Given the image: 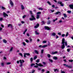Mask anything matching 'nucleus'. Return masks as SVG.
<instances>
[{
	"instance_id": "nucleus-1",
	"label": "nucleus",
	"mask_w": 73,
	"mask_h": 73,
	"mask_svg": "<svg viewBox=\"0 0 73 73\" xmlns=\"http://www.w3.org/2000/svg\"><path fill=\"white\" fill-rule=\"evenodd\" d=\"M62 44L63 45H62L61 48L62 49H64L65 48V38H63L62 40Z\"/></svg>"
},
{
	"instance_id": "nucleus-2",
	"label": "nucleus",
	"mask_w": 73,
	"mask_h": 73,
	"mask_svg": "<svg viewBox=\"0 0 73 73\" xmlns=\"http://www.w3.org/2000/svg\"><path fill=\"white\" fill-rule=\"evenodd\" d=\"M31 17L29 18V20L30 21H33L36 20V18H35V16L33 15H31Z\"/></svg>"
},
{
	"instance_id": "nucleus-3",
	"label": "nucleus",
	"mask_w": 73,
	"mask_h": 73,
	"mask_svg": "<svg viewBox=\"0 0 73 73\" xmlns=\"http://www.w3.org/2000/svg\"><path fill=\"white\" fill-rule=\"evenodd\" d=\"M63 65H64V66H65L67 67V68H69V69H72L73 68V67H72V66L68 65H66V64H64Z\"/></svg>"
},
{
	"instance_id": "nucleus-4",
	"label": "nucleus",
	"mask_w": 73,
	"mask_h": 73,
	"mask_svg": "<svg viewBox=\"0 0 73 73\" xmlns=\"http://www.w3.org/2000/svg\"><path fill=\"white\" fill-rule=\"evenodd\" d=\"M19 62L21 64L19 66L20 67H21L23 66V63L25 61L23 60H19Z\"/></svg>"
},
{
	"instance_id": "nucleus-5",
	"label": "nucleus",
	"mask_w": 73,
	"mask_h": 73,
	"mask_svg": "<svg viewBox=\"0 0 73 73\" xmlns=\"http://www.w3.org/2000/svg\"><path fill=\"white\" fill-rule=\"evenodd\" d=\"M44 28L45 29V30H47L48 31H49V30H50V28H49V27L48 26H44Z\"/></svg>"
},
{
	"instance_id": "nucleus-6",
	"label": "nucleus",
	"mask_w": 73,
	"mask_h": 73,
	"mask_svg": "<svg viewBox=\"0 0 73 73\" xmlns=\"http://www.w3.org/2000/svg\"><path fill=\"white\" fill-rule=\"evenodd\" d=\"M3 15L4 17H5H5H6V16H7V17H8V15H7V13H6L4 12H3Z\"/></svg>"
},
{
	"instance_id": "nucleus-7",
	"label": "nucleus",
	"mask_w": 73,
	"mask_h": 73,
	"mask_svg": "<svg viewBox=\"0 0 73 73\" xmlns=\"http://www.w3.org/2000/svg\"><path fill=\"white\" fill-rule=\"evenodd\" d=\"M57 3L58 4H60L61 5V7H64V4L62 3V2H60V1H59Z\"/></svg>"
},
{
	"instance_id": "nucleus-8",
	"label": "nucleus",
	"mask_w": 73,
	"mask_h": 73,
	"mask_svg": "<svg viewBox=\"0 0 73 73\" xmlns=\"http://www.w3.org/2000/svg\"><path fill=\"white\" fill-rule=\"evenodd\" d=\"M10 3L12 7L13 6V3L11 0H10Z\"/></svg>"
},
{
	"instance_id": "nucleus-9",
	"label": "nucleus",
	"mask_w": 73,
	"mask_h": 73,
	"mask_svg": "<svg viewBox=\"0 0 73 73\" xmlns=\"http://www.w3.org/2000/svg\"><path fill=\"white\" fill-rule=\"evenodd\" d=\"M40 25L38 23H37L36 25L34 27L35 28H37L39 27Z\"/></svg>"
},
{
	"instance_id": "nucleus-10",
	"label": "nucleus",
	"mask_w": 73,
	"mask_h": 73,
	"mask_svg": "<svg viewBox=\"0 0 73 73\" xmlns=\"http://www.w3.org/2000/svg\"><path fill=\"white\" fill-rule=\"evenodd\" d=\"M34 52L35 53H36V54H39V53L38 52V51L37 50H35Z\"/></svg>"
},
{
	"instance_id": "nucleus-11",
	"label": "nucleus",
	"mask_w": 73,
	"mask_h": 73,
	"mask_svg": "<svg viewBox=\"0 0 73 73\" xmlns=\"http://www.w3.org/2000/svg\"><path fill=\"white\" fill-rule=\"evenodd\" d=\"M58 53V51H55L54 52H52V54H57Z\"/></svg>"
},
{
	"instance_id": "nucleus-12",
	"label": "nucleus",
	"mask_w": 73,
	"mask_h": 73,
	"mask_svg": "<svg viewBox=\"0 0 73 73\" xmlns=\"http://www.w3.org/2000/svg\"><path fill=\"white\" fill-rule=\"evenodd\" d=\"M69 7H70V8L71 9H73V5H69Z\"/></svg>"
},
{
	"instance_id": "nucleus-13",
	"label": "nucleus",
	"mask_w": 73,
	"mask_h": 73,
	"mask_svg": "<svg viewBox=\"0 0 73 73\" xmlns=\"http://www.w3.org/2000/svg\"><path fill=\"white\" fill-rule=\"evenodd\" d=\"M21 9H22V10H23V9H24V6H23V5H21Z\"/></svg>"
},
{
	"instance_id": "nucleus-14",
	"label": "nucleus",
	"mask_w": 73,
	"mask_h": 73,
	"mask_svg": "<svg viewBox=\"0 0 73 73\" xmlns=\"http://www.w3.org/2000/svg\"><path fill=\"white\" fill-rule=\"evenodd\" d=\"M61 14V12H59V11H58L57 12H56L55 13V15H58V14Z\"/></svg>"
},
{
	"instance_id": "nucleus-15",
	"label": "nucleus",
	"mask_w": 73,
	"mask_h": 73,
	"mask_svg": "<svg viewBox=\"0 0 73 73\" xmlns=\"http://www.w3.org/2000/svg\"><path fill=\"white\" fill-rule=\"evenodd\" d=\"M10 27V28H12L13 27L12 26V25L10 24H9V25L8 26V27Z\"/></svg>"
},
{
	"instance_id": "nucleus-16",
	"label": "nucleus",
	"mask_w": 73,
	"mask_h": 73,
	"mask_svg": "<svg viewBox=\"0 0 73 73\" xmlns=\"http://www.w3.org/2000/svg\"><path fill=\"white\" fill-rule=\"evenodd\" d=\"M38 66L40 67H42V66H44L42 65V64H41V63H38Z\"/></svg>"
},
{
	"instance_id": "nucleus-17",
	"label": "nucleus",
	"mask_w": 73,
	"mask_h": 73,
	"mask_svg": "<svg viewBox=\"0 0 73 73\" xmlns=\"http://www.w3.org/2000/svg\"><path fill=\"white\" fill-rule=\"evenodd\" d=\"M54 71L55 72H56V71H57V72H58V69H54Z\"/></svg>"
},
{
	"instance_id": "nucleus-18",
	"label": "nucleus",
	"mask_w": 73,
	"mask_h": 73,
	"mask_svg": "<svg viewBox=\"0 0 73 73\" xmlns=\"http://www.w3.org/2000/svg\"><path fill=\"white\" fill-rule=\"evenodd\" d=\"M63 16H64V17H65V18H66V17H68V16H67V15H66V14H63Z\"/></svg>"
},
{
	"instance_id": "nucleus-19",
	"label": "nucleus",
	"mask_w": 73,
	"mask_h": 73,
	"mask_svg": "<svg viewBox=\"0 0 73 73\" xmlns=\"http://www.w3.org/2000/svg\"><path fill=\"white\" fill-rule=\"evenodd\" d=\"M36 18L37 19H38L39 18H40V15H37Z\"/></svg>"
},
{
	"instance_id": "nucleus-20",
	"label": "nucleus",
	"mask_w": 73,
	"mask_h": 73,
	"mask_svg": "<svg viewBox=\"0 0 73 73\" xmlns=\"http://www.w3.org/2000/svg\"><path fill=\"white\" fill-rule=\"evenodd\" d=\"M3 41L4 43H5V44H6L7 42V41L5 39H3Z\"/></svg>"
},
{
	"instance_id": "nucleus-21",
	"label": "nucleus",
	"mask_w": 73,
	"mask_h": 73,
	"mask_svg": "<svg viewBox=\"0 0 73 73\" xmlns=\"http://www.w3.org/2000/svg\"><path fill=\"white\" fill-rule=\"evenodd\" d=\"M35 33L36 35H39V33L37 32V31H35Z\"/></svg>"
},
{
	"instance_id": "nucleus-22",
	"label": "nucleus",
	"mask_w": 73,
	"mask_h": 73,
	"mask_svg": "<svg viewBox=\"0 0 73 73\" xmlns=\"http://www.w3.org/2000/svg\"><path fill=\"white\" fill-rule=\"evenodd\" d=\"M53 58L54 60H57V57L56 56H54L53 57Z\"/></svg>"
},
{
	"instance_id": "nucleus-23",
	"label": "nucleus",
	"mask_w": 73,
	"mask_h": 73,
	"mask_svg": "<svg viewBox=\"0 0 73 73\" xmlns=\"http://www.w3.org/2000/svg\"><path fill=\"white\" fill-rule=\"evenodd\" d=\"M1 9H3V10H5V9H6L5 8V7L3 6H1Z\"/></svg>"
},
{
	"instance_id": "nucleus-24",
	"label": "nucleus",
	"mask_w": 73,
	"mask_h": 73,
	"mask_svg": "<svg viewBox=\"0 0 73 73\" xmlns=\"http://www.w3.org/2000/svg\"><path fill=\"white\" fill-rule=\"evenodd\" d=\"M37 58V56H35L34 58V60H35Z\"/></svg>"
},
{
	"instance_id": "nucleus-25",
	"label": "nucleus",
	"mask_w": 73,
	"mask_h": 73,
	"mask_svg": "<svg viewBox=\"0 0 73 73\" xmlns=\"http://www.w3.org/2000/svg\"><path fill=\"white\" fill-rule=\"evenodd\" d=\"M35 65V64L32 63L31 64V67H32L33 66H34V65Z\"/></svg>"
},
{
	"instance_id": "nucleus-26",
	"label": "nucleus",
	"mask_w": 73,
	"mask_h": 73,
	"mask_svg": "<svg viewBox=\"0 0 73 73\" xmlns=\"http://www.w3.org/2000/svg\"><path fill=\"white\" fill-rule=\"evenodd\" d=\"M47 46V45H44L42 46V48H45V47H46Z\"/></svg>"
},
{
	"instance_id": "nucleus-27",
	"label": "nucleus",
	"mask_w": 73,
	"mask_h": 73,
	"mask_svg": "<svg viewBox=\"0 0 73 73\" xmlns=\"http://www.w3.org/2000/svg\"><path fill=\"white\" fill-rule=\"evenodd\" d=\"M36 62H37V63H38V62H40V59H38L36 61Z\"/></svg>"
},
{
	"instance_id": "nucleus-28",
	"label": "nucleus",
	"mask_w": 73,
	"mask_h": 73,
	"mask_svg": "<svg viewBox=\"0 0 73 73\" xmlns=\"http://www.w3.org/2000/svg\"><path fill=\"white\" fill-rule=\"evenodd\" d=\"M49 60L50 62H53V61L52 59H49Z\"/></svg>"
},
{
	"instance_id": "nucleus-29",
	"label": "nucleus",
	"mask_w": 73,
	"mask_h": 73,
	"mask_svg": "<svg viewBox=\"0 0 73 73\" xmlns=\"http://www.w3.org/2000/svg\"><path fill=\"white\" fill-rule=\"evenodd\" d=\"M44 49H42L41 50V54H43L44 53Z\"/></svg>"
},
{
	"instance_id": "nucleus-30",
	"label": "nucleus",
	"mask_w": 73,
	"mask_h": 73,
	"mask_svg": "<svg viewBox=\"0 0 73 73\" xmlns=\"http://www.w3.org/2000/svg\"><path fill=\"white\" fill-rule=\"evenodd\" d=\"M47 57H48V58H50V57H51V56L50 54H47Z\"/></svg>"
},
{
	"instance_id": "nucleus-31",
	"label": "nucleus",
	"mask_w": 73,
	"mask_h": 73,
	"mask_svg": "<svg viewBox=\"0 0 73 73\" xmlns=\"http://www.w3.org/2000/svg\"><path fill=\"white\" fill-rule=\"evenodd\" d=\"M68 61L70 62H73V60H68Z\"/></svg>"
},
{
	"instance_id": "nucleus-32",
	"label": "nucleus",
	"mask_w": 73,
	"mask_h": 73,
	"mask_svg": "<svg viewBox=\"0 0 73 73\" xmlns=\"http://www.w3.org/2000/svg\"><path fill=\"white\" fill-rule=\"evenodd\" d=\"M37 15H40L41 13V12H38L36 13Z\"/></svg>"
},
{
	"instance_id": "nucleus-33",
	"label": "nucleus",
	"mask_w": 73,
	"mask_h": 73,
	"mask_svg": "<svg viewBox=\"0 0 73 73\" xmlns=\"http://www.w3.org/2000/svg\"><path fill=\"white\" fill-rule=\"evenodd\" d=\"M64 43L65 44V46H67V45H68V44L67 43V42L66 41L65 42V40H64Z\"/></svg>"
},
{
	"instance_id": "nucleus-34",
	"label": "nucleus",
	"mask_w": 73,
	"mask_h": 73,
	"mask_svg": "<svg viewBox=\"0 0 73 73\" xmlns=\"http://www.w3.org/2000/svg\"><path fill=\"white\" fill-rule=\"evenodd\" d=\"M47 3H48V4H49V5H52V4H51L50 2L49 1L47 2Z\"/></svg>"
},
{
	"instance_id": "nucleus-35",
	"label": "nucleus",
	"mask_w": 73,
	"mask_h": 73,
	"mask_svg": "<svg viewBox=\"0 0 73 73\" xmlns=\"http://www.w3.org/2000/svg\"><path fill=\"white\" fill-rule=\"evenodd\" d=\"M27 29H26L25 31L23 32V33L24 34V35H25V32H27Z\"/></svg>"
},
{
	"instance_id": "nucleus-36",
	"label": "nucleus",
	"mask_w": 73,
	"mask_h": 73,
	"mask_svg": "<svg viewBox=\"0 0 73 73\" xmlns=\"http://www.w3.org/2000/svg\"><path fill=\"white\" fill-rule=\"evenodd\" d=\"M50 24V21H48L47 22V24Z\"/></svg>"
},
{
	"instance_id": "nucleus-37",
	"label": "nucleus",
	"mask_w": 73,
	"mask_h": 73,
	"mask_svg": "<svg viewBox=\"0 0 73 73\" xmlns=\"http://www.w3.org/2000/svg\"><path fill=\"white\" fill-rule=\"evenodd\" d=\"M52 35L53 36H55L56 34L54 33H52Z\"/></svg>"
},
{
	"instance_id": "nucleus-38",
	"label": "nucleus",
	"mask_w": 73,
	"mask_h": 73,
	"mask_svg": "<svg viewBox=\"0 0 73 73\" xmlns=\"http://www.w3.org/2000/svg\"><path fill=\"white\" fill-rule=\"evenodd\" d=\"M58 20V18H56L55 19H53V22H55V21H56V20Z\"/></svg>"
},
{
	"instance_id": "nucleus-39",
	"label": "nucleus",
	"mask_w": 73,
	"mask_h": 73,
	"mask_svg": "<svg viewBox=\"0 0 73 73\" xmlns=\"http://www.w3.org/2000/svg\"><path fill=\"white\" fill-rule=\"evenodd\" d=\"M26 55H27L26 53H25L24 54V58H25L27 57V56H26Z\"/></svg>"
},
{
	"instance_id": "nucleus-40",
	"label": "nucleus",
	"mask_w": 73,
	"mask_h": 73,
	"mask_svg": "<svg viewBox=\"0 0 73 73\" xmlns=\"http://www.w3.org/2000/svg\"><path fill=\"white\" fill-rule=\"evenodd\" d=\"M19 54L22 57H23V54L21 53H19Z\"/></svg>"
},
{
	"instance_id": "nucleus-41",
	"label": "nucleus",
	"mask_w": 73,
	"mask_h": 73,
	"mask_svg": "<svg viewBox=\"0 0 73 73\" xmlns=\"http://www.w3.org/2000/svg\"><path fill=\"white\" fill-rule=\"evenodd\" d=\"M29 12L31 15H33V13L32 12V11H30Z\"/></svg>"
},
{
	"instance_id": "nucleus-42",
	"label": "nucleus",
	"mask_w": 73,
	"mask_h": 73,
	"mask_svg": "<svg viewBox=\"0 0 73 73\" xmlns=\"http://www.w3.org/2000/svg\"><path fill=\"white\" fill-rule=\"evenodd\" d=\"M13 47H11L10 50V51L11 52V51H12V50H13Z\"/></svg>"
},
{
	"instance_id": "nucleus-43",
	"label": "nucleus",
	"mask_w": 73,
	"mask_h": 73,
	"mask_svg": "<svg viewBox=\"0 0 73 73\" xmlns=\"http://www.w3.org/2000/svg\"><path fill=\"white\" fill-rule=\"evenodd\" d=\"M39 10H41L42 11L43 10V9L41 7L39 8H38Z\"/></svg>"
},
{
	"instance_id": "nucleus-44",
	"label": "nucleus",
	"mask_w": 73,
	"mask_h": 73,
	"mask_svg": "<svg viewBox=\"0 0 73 73\" xmlns=\"http://www.w3.org/2000/svg\"><path fill=\"white\" fill-rule=\"evenodd\" d=\"M1 64L2 66H4V64L3 63H1Z\"/></svg>"
},
{
	"instance_id": "nucleus-45",
	"label": "nucleus",
	"mask_w": 73,
	"mask_h": 73,
	"mask_svg": "<svg viewBox=\"0 0 73 73\" xmlns=\"http://www.w3.org/2000/svg\"><path fill=\"white\" fill-rule=\"evenodd\" d=\"M68 35H69V33H68V32H67L66 35V37H67V36H68Z\"/></svg>"
},
{
	"instance_id": "nucleus-46",
	"label": "nucleus",
	"mask_w": 73,
	"mask_h": 73,
	"mask_svg": "<svg viewBox=\"0 0 73 73\" xmlns=\"http://www.w3.org/2000/svg\"><path fill=\"white\" fill-rule=\"evenodd\" d=\"M33 58H30V60H31V62H32L33 61Z\"/></svg>"
},
{
	"instance_id": "nucleus-47",
	"label": "nucleus",
	"mask_w": 73,
	"mask_h": 73,
	"mask_svg": "<svg viewBox=\"0 0 73 73\" xmlns=\"http://www.w3.org/2000/svg\"><path fill=\"white\" fill-rule=\"evenodd\" d=\"M22 44L24 46H25V45H26V44L25 42H23Z\"/></svg>"
},
{
	"instance_id": "nucleus-48",
	"label": "nucleus",
	"mask_w": 73,
	"mask_h": 73,
	"mask_svg": "<svg viewBox=\"0 0 73 73\" xmlns=\"http://www.w3.org/2000/svg\"><path fill=\"white\" fill-rule=\"evenodd\" d=\"M11 64V63L10 62H8L6 63L7 65H10Z\"/></svg>"
},
{
	"instance_id": "nucleus-49",
	"label": "nucleus",
	"mask_w": 73,
	"mask_h": 73,
	"mask_svg": "<svg viewBox=\"0 0 73 73\" xmlns=\"http://www.w3.org/2000/svg\"><path fill=\"white\" fill-rule=\"evenodd\" d=\"M42 25H44V24H45V22H44V21H42Z\"/></svg>"
},
{
	"instance_id": "nucleus-50",
	"label": "nucleus",
	"mask_w": 73,
	"mask_h": 73,
	"mask_svg": "<svg viewBox=\"0 0 73 73\" xmlns=\"http://www.w3.org/2000/svg\"><path fill=\"white\" fill-rule=\"evenodd\" d=\"M70 49L68 48L67 49V51L68 52H70Z\"/></svg>"
},
{
	"instance_id": "nucleus-51",
	"label": "nucleus",
	"mask_w": 73,
	"mask_h": 73,
	"mask_svg": "<svg viewBox=\"0 0 73 73\" xmlns=\"http://www.w3.org/2000/svg\"><path fill=\"white\" fill-rule=\"evenodd\" d=\"M38 66L37 65H35L34 66V67L35 68H38Z\"/></svg>"
},
{
	"instance_id": "nucleus-52",
	"label": "nucleus",
	"mask_w": 73,
	"mask_h": 73,
	"mask_svg": "<svg viewBox=\"0 0 73 73\" xmlns=\"http://www.w3.org/2000/svg\"><path fill=\"white\" fill-rule=\"evenodd\" d=\"M25 41L26 42H27V43H28V42H29V40L28 39L26 40Z\"/></svg>"
},
{
	"instance_id": "nucleus-53",
	"label": "nucleus",
	"mask_w": 73,
	"mask_h": 73,
	"mask_svg": "<svg viewBox=\"0 0 73 73\" xmlns=\"http://www.w3.org/2000/svg\"><path fill=\"white\" fill-rule=\"evenodd\" d=\"M65 36V35L64 34H63L62 35V37H64Z\"/></svg>"
},
{
	"instance_id": "nucleus-54",
	"label": "nucleus",
	"mask_w": 73,
	"mask_h": 73,
	"mask_svg": "<svg viewBox=\"0 0 73 73\" xmlns=\"http://www.w3.org/2000/svg\"><path fill=\"white\" fill-rule=\"evenodd\" d=\"M26 17V15H23V19H24V18H25V17Z\"/></svg>"
},
{
	"instance_id": "nucleus-55",
	"label": "nucleus",
	"mask_w": 73,
	"mask_h": 73,
	"mask_svg": "<svg viewBox=\"0 0 73 73\" xmlns=\"http://www.w3.org/2000/svg\"><path fill=\"white\" fill-rule=\"evenodd\" d=\"M67 12L68 13H71V11H67Z\"/></svg>"
},
{
	"instance_id": "nucleus-56",
	"label": "nucleus",
	"mask_w": 73,
	"mask_h": 73,
	"mask_svg": "<svg viewBox=\"0 0 73 73\" xmlns=\"http://www.w3.org/2000/svg\"><path fill=\"white\" fill-rule=\"evenodd\" d=\"M46 41L43 40V43H46Z\"/></svg>"
},
{
	"instance_id": "nucleus-57",
	"label": "nucleus",
	"mask_w": 73,
	"mask_h": 73,
	"mask_svg": "<svg viewBox=\"0 0 73 73\" xmlns=\"http://www.w3.org/2000/svg\"><path fill=\"white\" fill-rule=\"evenodd\" d=\"M58 35H59V36H61V33H58Z\"/></svg>"
},
{
	"instance_id": "nucleus-58",
	"label": "nucleus",
	"mask_w": 73,
	"mask_h": 73,
	"mask_svg": "<svg viewBox=\"0 0 73 73\" xmlns=\"http://www.w3.org/2000/svg\"><path fill=\"white\" fill-rule=\"evenodd\" d=\"M26 54L27 56H30V54L29 53H26Z\"/></svg>"
},
{
	"instance_id": "nucleus-59",
	"label": "nucleus",
	"mask_w": 73,
	"mask_h": 73,
	"mask_svg": "<svg viewBox=\"0 0 73 73\" xmlns=\"http://www.w3.org/2000/svg\"><path fill=\"white\" fill-rule=\"evenodd\" d=\"M51 11L52 13H53V12L54 11V10H51Z\"/></svg>"
},
{
	"instance_id": "nucleus-60",
	"label": "nucleus",
	"mask_w": 73,
	"mask_h": 73,
	"mask_svg": "<svg viewBox=\"0 0 73 73\" xmlns=\"http://www.w3.org/2000/svg\"><path fill=\"white\" fill-rule=\"evenodd\" d=\"M1 27L2 28H4V26L3 25H1Z\"/></svg>"
},
{
	"instance_id": "nucleus-61",
	"label": "nucleus",
	"mask_w": 73,
	"mask_h": 73,
	"mask_svg": "<svg viewBox=\"0 0 73 73\" xmlns=\"http://www.w3.org/2000/svg\"><path fill=\"white\" fill-rule=\"evenodd\" d=\"M3 19V18H0V21H2Z\"/></svg>"
},
{
	"instance_id": "nucleus-62",
	"label": "nucleus",
	"mask_w": 73,
	"mask_h": 73,
	"mask_svg": "<svg viewBox=\"0 0 73 73\" xmlns=\"http://www.w3.org/2000/svg\"><path fill=\"white\" fill-rule=\"evenodd\" d=\"M42 45H40L38 47H39V48H42Z\"/></svg>"
},
{
	"instance_id": "nucleus-63",
	"label": "nucleus",
	"mask_w": 73,
	"mask_h": 73,
	"mask_svg": "<svg viewBox=\"0 0 73 73\" xmlns=\"http://www.w3.org/2000/svg\"><path fill=\"white\" fill-rule=\"evenodd\" d=\"M43 64H44V65H46V63L45 62H42Z\"/></svg>"
},
{
	"instance_id": "nucleus-64",
	"label": "nucleus",
	"mask_w": 73,
	"mask_h": 73,
	"mask_svg": "<svg viewBox=\"0 0 73 73\" xmlns=\"http://www.w3.org/2000/svg\"><path fill=\"white\" fill-rule=\"evenodd\" d=\"M27 36H28V37H29V33H27Z\"/></svg>"
}]
</instances>
